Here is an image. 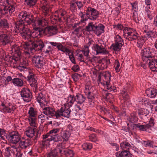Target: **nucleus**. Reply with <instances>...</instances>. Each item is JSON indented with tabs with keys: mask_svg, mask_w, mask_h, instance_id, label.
I'll use <instances>...</instances> for the list:
<instances>
[{
	"mask_svg": "<svg viewBox=\"0 0 157 157\" xmlns=\"http://www.w3.org/2000/svg\"><path fill=\"white\" fill-rule=\"evenodd\" d=\"M86 11L83 13L81 12L78 14V15L81 18L80 21L83 23L87 21L88 19L94 20L98 18L99 15V13L96 9L90 7L87 8Z\"/></svg>",
	"mask_w": 157,
	"mask_h": 157,
	"instance_id": "nucleus-5",
	"label": "nucleus"
},
{
	"mask_svg": "<svg viewBox=\"0 0 157 157\" xmlns=\"http://www.w3.org/2000/svg\"><path fill=\"white\" fill-rule=\"evenodd\" d=\"M36 2L34 0H25V4L27 6L31 7L35 5Z\"/></svg>",
	"mask_w": 157,
	"mask_h": 157,
	"instance_id": "nucleus-49",
	"label": "nucleus"
},
{
	"mask_svg": "<svg viewBox=\"0 0 157 157\" xmlns=\"http://www.w3.org/2000/svg\"><path fill=\"white\" fill-rule=\"evenodd\" d=\"M65 99L66 102L61 108H64L65 109H63L65 110H68V116H65V117L68 118L70 117L71 112L70 107L72 106L74 102H76L75 96L73 94H70Z\"/></svg>",
	"mask_w": 157,
	"mask_h": 157,
	"instance_id": "nucleus-11",
	"label": "nucleus"
},
{
	"mask_svg": "<svg viewBox=\"0 0 157 157\" xmlns=\"http://www.w3.org/2000/svg\"><path fill=\"white\" fill-rule=\"evenodd\" d=\"M75 96L76 102L78 104H82L85 101L86 98L83 95L80 94H76Z\"/></svg>",
	"mask_w": 157,
	"mask_h": 157,
	"instance_id": "nucleus-31",
	"label": "nucleus"
},
{
	"mask_svg": "<svg viewBox=\"0 0 157 157\" xmlns=\"http://www.w3.org/2000/svg\"><path fill=\"white\" fill-rule=\"evenodd\" d=\"M90 140L92 142H96L98 141V138L95 134H92L89 136Z\"/></svg>",
	"mask_w": 157,
	"mask_h": 157,
	"instance_id": "nucleus-54",
	"label": "nucleus"
},
{
	"mask_svg": "<svg viewBox=\"0 0 157 157\" xmlns=\"http://www.w3.org/2000/svg\"><path fill=\"white\" fill-rule=\"evenodd\" d=\"M32 61L34 65L37 68H41L46 65L45 59L40 56L34 57L32 59Z\"/></svg>",
	"mask_w": 157,
	"mask_h": 157,
	"instance_id": "nucleus-17",
	"label": "nucleus"
},
{
	"mask_svg": "<svg viewBox=\"0 0 157 157\" xmlns=\"http://www.w3.org/2000/svg\"><path fill=\"white\" fill-rule=\"evenodd\" d=\"M33 27H38L39 28L44 27L48 25L47 20L44 17H36L32 18V22L31 23Z\"/></svg>",
	"mask_w": 157,
	"mask_h": 157,
	"instance_id": "nucleus-13",
	"label": "nucleus"
},
{
	"mask_svg": "<svg viewBox=\"0 0 157 157\" xmlns=\"http://www.w3.org/2000/svg\"><path fill=\"white\" fill-rule=\"evenodd\" d=\"M146 15L147 17L148 18L151 20L153 18V16L152 15V13L150 10H146Z\"/></svg>",
	"mask_w": 157,
	"mask_h": 157,
	"instance_id": "nucleus-61",
	"label": "nucleus"
},
{
	"mask_svg": "<svg viewBox=\"0 0 157 157\" xmlns=\"http://www.w3.org/2000/svg\"><path fill=\"white\" fill-rule=\"evenodd\" d=\"M86 95L88 99H89V101L90 102V104L92 105V104L94 103V98L93 94L90 92L89 94V93Z\"/></svg>",
	"mask_w": 157,
	"mask_h": 157,
	"instance_id": "nucleus-50",
	"label": "nucleus"
},
{
	"mask_svg": "<svg viewBox=\"0 0 157 157\" xmlns=\"http://www.w3.org/2000/svg\"><path fill=\"white\" fill-rule=\"evenodd\" d=\"M144 64L148 65L151 70L153 71L157 72V58L154 56L144 62Z\"/></svg>",
	"mask_w": 157,
	"mask_h": 157,
	"instance_id": "nucleus-21",
	"label": "nucleus"
},
{
	"mask_svg": "<svg viewBox=\"0 0 157 157\" xmlns=\"http://www.w3.org/2000/svg\"><path fill=\"white\" fill-rule=\"evenodd\" d=\"M101 77L102 79H104L106 83H107L108 86H110V81L111 74L108 71H106L103 73Z\"/></svg>",
	"mask_w": 157,
	"mask_h": 157,
	"instance_id": "nucleus-29",
	"label": "nucleus"
},
{
	"mask_svg": "<svg viewBox=\"0 0 157 157\" xmlns=\"http://www.w3.org/2000/svg\"><path fill=\"white\" fill-rule=\"evenodd\" d=\"M96 26L93 24V22H90L88 25L86 26V29L88 32H90L94 31Z\"/></svg>",
	"mask_w": 157,
	"mask_h": 157,
	"instance_id": "nucleus-42",
	"label": "nucleus"
},
{
	"mask_svg": "<svg viewBox=\"0 0 157 157\" xmlns=\"http://www.w3.org/2000/svg\"><path fill=\"white\" fill-rule=\"evenodd\" d=\"M11 33L10 31H6L2 32V34H0V44L1 45L5 46L10 42Z\"/></svg>",
	"mask_w": 157,
	"mask_h": 157,
	"instance_id": "nucleus-16",
	"label": "nucleus"
},
{
	"mask_svg": "<svg viewBox=\"0 0 157 157\" xmlns=\"http://www.w3.org/2000/svg\"><path fill=\"white\" fill-rule=\"evenodd\" d=\"M85 2H82L81 1H77L75 2L79 10H81L83 8L84 6V4Z\"/></svg>",
	"mask_w": 157,
	"mask_h": 157,
	"instance_id": "nucleus-57",
	"label": "nucleus"
},
{
	"mask_svg": "<svg viewBox=\"0 0 157 157\" xmlns=\"http://www.w3.org/2000/svg\"><path fill=\"white\" fill-rule=\"evenodd\" d=\"M36 126L35 127H33L34 128H33L31 127H28L26 129L25 132V134L26 136L29 137H32L35 134L34 129Z\"/></svg>",
	"mask_w": 157,
	"mask_h": 157,
	"instance_id": "nucleus-35",
	"label": "nucleus"
},
{
	"mask_svg": "<svg viewBox=\"0 0 157 157\" xmlns=\"http://www.w3.org/2000/svg\"><path fill=\"white\" fill-rule=\"evenodd\" d=\"M136 40L137 47L139 48H141L145 42L144 40L143 37H140L139 36Z\"/></svg>",
	"mask_w": 157,
	"mask_h": 157,
	"instance_id": "nucleus-47",
	"label": "nucleus"
},
{
	"mask_svg": "<svg viewBox=\"0 0 157 157\" xmlns=\"http://www.w3.org/2000/svg\"><path fill=\"white\" fill-rule=\"evenodd\" d=\"M124 44V41L122 37L117 35L114 37V43L112 44L110 48L115 51H119Z\"/></svg>",
	"mask_w": 157,
	"mask_h": 157,
	"instance_id": "nucleus-12",
	"label": "nucleus"
},
{
	"mask_svg": "<svg viewBox=\"0 0 157 157\" xmlns=\"http://www.w3.org/2000/svg\"><path fill=\"white\" fill-rule=\"evenodd\" d=\"M18 18L19 19L15 24L16 28V32H19L21 31L27 27L26 23L28 25H30L32 22L33 15L29 12L25 11L20 12L18 15Z\"/></svg>",
	"mask_w": 157,
	"mask_h": 157,
	"instance_id": "nucleus-1",
	"label": "nucleus"
},
{
	"mask_svg": "<svg viewBox=\"0 0 157 157\" xmlns=\"http://www.w3.org/2000/svg\"><path fill=\"white\" fill-rule=\"evenodd\" d=\"M113 26L114 28L116 29L117 30H122L124 28V26L123 25L120 23L113 25Z\"/></svg>",
	"mask_w": 157,
	"mask_h": 157,
	"instance_id": "nucleus-60",
	"label": "nucleus"
},
{
	"mask_svg": "<svg viewBox=\"0 0 157 157\" xmlns=\"http://www.w3.org/2000/svg\"><path fill=\"white\" fill-rule=\"evenodd\" d=\"M114 67L115 70L116 72L118 73L120 72L121 68L120 66V63L117 60H115L114 63Z\"/></svg>",
	"mask_w": 157,
	"mask_h": 157,
	"instance_id": "nucleus-48",
	"label": "nucleus"
},
{
	"mask_svg": "<svg viewBox=\"0 0 157 157\" xmlns=\"http://www.w3.org/2000/svg\"><path fill=\"white\" fill-rule=\"evenodd\" d=\"M133 15L132 17L133 19L136 21L138 19V15L136 10H132Z\"/></svg>",
	"mask_w": 157,
	"mask_h": 157,
	"instance_id": "nucleus-62",
	"label": "nucleus"
},
{
	"mask_svg": "<svg viewBox=\"0 0 157 157\" xmlns=\"http://www.w3.org/2000/svg\"><path fill=\"white\" fill-rule=\"evenodd\" d=\"M9 28V24L5 19H2L0 21V28L2 29L7 30Z\"/></svg>",
	"mask_w": 157,
	"mask_h": 157,
	"instance_id": "nucleus-33",
	"label": "nucleus"
},
{
	"mask_svg": "<svg viewBox=\"0 0 157 157\" xmlns=\"http://www.w3.org/2000/svg\"><path fill=\"white\" fill-rule=\"evenodd\" d=\"M15 109L16 106L10 103L5 104L2 103L0 105V110L4 113H13Z\"/></svg>",
	"mask_w": 157,
	"mask_h": 157,
	"instance_id": "nucleus-20",
	"label": "nucleus"
},
{
	"mask_svg": "<svg viewBox=\"0 0 157 157\" xmlns=\"http://www.w3.org/2000/svg\"><path fill=\"white\" fill-rule=\"evenodd\" d=\"M150 128V126L148 125H140L139 130L142 131H146L147 129Z\"/></svg>",
	"mask_w": 157,
	"mask_h": 157,
	"instance_id": "nucleus-58",
	"label": "nucleus"
},
{
	"mask_svg": "<svg viewBox=\"0 0 157 157\" xmlns=\"http://www.w3.org/2000/svg\"><path fill=\"white\" fill-rule=\"evenodd\" d=\"M28 120L31 126L35 127L36 124V119L37 111L33 107L29 108L28 111Z\"/></svg>",
	"mask_w": 157,
	"mask_h": 157,
	"instance_id": "nucleus-14",
	"label": "nucleus"
},
{
	"mask_svg": "<svg viewBox=\"0 0 157 157\" xmlns=\"http://www.w3.org/2000/svg\"><path fill=\"white\" fill-rule=\"evenodd\" d=\"M57 48L59 50L65 53L66 55H69V54L71 53V51L69 49L66 47L65 46L63 45L60 43H59V44Z\"/></svg>",
	"mask_w": 157,
	"mask_h": 157,
	"instance_id": "nucleus-30",
	"label": "nucleus"
},
{
	"mask_svg": "<svg viewBox=\"0 0 157 157\" xmlns=\"http://www.w3.org/2000/svg\"><path fill=\"white\" fill-rule=\"evenodd\" d=\"M101 78L102 77L100 75L98 76V84L99 85L101 84V85L104 86L108 90L110 89L111 86H108V84H107V83H106L104 79H102Z\"/></svg>",
	"mask_w": 157,
	"mask_h": 157,
	"instance_id": "nucleus-37",
	"label": "nucleus"
},
{
	"mask_svg": "<svg viewBox=\"0 0 157 157\" xmlns=\"http://www.w3.org/2000/svg\"><path fill=\"white\" fill-rule=\"evenodd\" d=\"M121 94L124 100L127 101L129 99V95L124 91H122L121 92Z\"/></svg>",
	"mask_w": 157,
	"mask_h": 157,
	"instance_id": "nucleus-56",
	"label": "nucleus"
},
{
	"mask_svg": "<svg viewBox=\"0 0 157 157\" xmlns=\"http://www.w3.org/2000/svg\"><path fill=\"white\" fill-rule=\"evenodd\" d=\"M138 113L139 115H142L146 116L148 115L149 112L146 109H140L138 110Z\"/></svg>",
	"mask_w": 157,
	"mask_h": 157,
	"instance_id": "nucleus-45",
	"label": "nucleus"
},
{
	"mask_svg": "<svg viewBox=\"0 0 157 157\" xmlns=\"http://www.w3.org/2000/svg\"><path fill=\"white\" fill-rule=\"evenodd\" d=\"M48 33L50 36L56 34L58 32V29L56 26H49L47 29Z\"/></svg>",
	"mask_w": 157,
	"mask_h": 157,
	"instance_id": "nucleus-36",
	"label": "nucleus"
},
{
	"mask_svg": "<svg viewBox=\"0 0 157 157\" xmlns=\"http://www.w3.org/2000/svg\"><path fill=\"white\" fill-rule=\"evenodd\" d=\"M41 8L42 10H43V11L44 13V15L45 16H47L48 11V7L46 6H42Z\"/></svg>",
	"mask_w": 157,
	"mask_h": 157,
	"instance_id": "nucleus-63",
	"label": "nucleus"
},
{
	"mask_svg": "<svg viewBox=\"0 0 157 157\" xmlns=\"http://www.w3.org/2000/svg\"><path fill=\"white\" fill-rule=\"evenodd\" d=\"M66 147L65 143L64 142L59 143H58L55 149L56 151L60 154H63L66 148Z\"/></svg>",
	"mask_w": 157,
	"mask_h": 157,
	"instance_id": "nucleus-26",
	"label": "nucleus"
},
{
	"mask_svg": "<svg viewBox=\"0 0 157 157\" xmlns=\"http://www.w3.org/2000/svg\"><path fill=\"white\" fill-rule=\"evenodd\" d=\"M0 16L14 11L16 4L11 0H0Z\"/></svg>",
	"mask_w": 157,
	"mask_h": 157,
	"instance_id": "nucleus-6",
	"label": "nucleus"
},
{
	"mask_svg": "<svg viewBox=\"0 0 157 157\" xmlns=\"http://www.w3.org/2000/svg\"><path fill=\"white\" fill-rule=\"evenodd\" d=\"M82 147L84 150L88 151L92 148V145L90 143H86L83 144L82 145Z\"/></svg>",
	"mask_w": 157,
	"mask_h": 157,
	"instance_id": "nucleus-43",
	"label": "nucleus"
},
{
	"mask_svg": "<svg viewBox=\"0 0 157 157\" xmlns=\"http://www.w3.org/2000/svg\"><path fill=\"white\" fill-rule=\"evenodd\" d=\"M55 12L57 14L55 15V16L56 17L57 16L59 18H61L66 14L65 11L62 9L56 11Z\"/></svg>",
	"mask_w": 157,
	"mask_h": 157,
	"instance_id": "nucleus-46",
	"label": "nucleus"
},
{
	"mask_svg": "<svg viewBox=\"0 0 157 157\" xmlns=\"http://www.w3.org/2000/svg\"><path fill=\"white\" fill-rule=\"evenodd\" d=\"M36 99L41 107L46 105L48 101L46 92L44 90L40 92L37 94Z\"/></svg>",
	"mask_w": 157,
	"mask_h": 157,
	"instance_id": "nucleus-15",
	"label": "nucleus"
},
{
	"mask_svg": "<svg viewBox=\"0 0 157 157\" xmlns=\"http://www.w3.org/2000/svg\"><path fill=\"white\" fill-rule=\"evenodd\" d=\"M106 46L104 41L102 40H98L96 44L92 46V50L96 52V55H105L108 53V51L106 49Z\"/></svg>",
	"mask_w": 157,
	"mask_h": 157,
	"instance_id": "nucleus-10",
	"label": "nucleus"
},
{
	"mask_svg": "<svg viewBox=\"0 0 157 157\" xmlns=\"http://www.w3.org/2000/svg\"><path fill=\"white\" fill-rule=\"evenodd\" d=\"M64 108H61L55 111L54 108L51 106H47L43 109V112L47 115L51 116H56V118H58L61 116L65 117V116H68V111L63 109Z\"/></svg>",
	"mask_w": 157,
	"mask_h": 157,
	"instance_id": "nucleus-8",
	"label": "nucleus"
},
{
	"mask_svg": "<svg viewBox=\"0 0 157 157\" xmlns=\"http://www.w3.org/2000/svg\"><path fill=\"white\" fill-rule=\"evenodd\" d=\"M78 56V59L81 62H91L92 61V59L90 57H86V58H87V60L86 61V59H85L82 54H79Z\"/></svg>",
	"mask_w": 157,
	"mask_h": 157,
	"instance_id": "nucleus-40",
	"label": "nucleus"
},
{
	"mask_svg": "<svg viewBox=\"0 0 157 157\" xmlns=\"http://www.w3.org/2000/svg\"><path fill=\"white\" fill-rule=\"evenodd\" d=\"M38 119L40 121L41 123H43L45 121V119L44 118V114H41L38 116Z\"/></svg>",
	"mask_w": 157,
	"mask_h": 157,
	"instance_id": "nucleus-64",
	"label": "nucleus"
},
{
	"mask_svg": "<svg viewBox=\"0 0 157 157\" xmlns=\"http://www.w3.org/2000/svg\"><path fill=\"white\" fill-rule=\"evenodd\" d=\"M123 157H131L132 154L128 150H123Z\"/></svg>",
	"mask_w": 157,
	"mask_h": 157,
	"instance_id": "nucleus-59",
	"label": "nucleus"
},
{
	"mask_svg": "<svg viewBox=\"0 0 157 157\" xmlns=\"http://www.w3.org/2000/svg\"><path fill=\"white\" fill-rule=\"evenodd\" d=\"M74 154L73 150L67 149L63 154L65 155L66 157H73Z\"/></svg>",
	"mask_w": 157,
	"mask_h": 157,
	"instance_id": "nucleus-44",
	"label": "nucleus"
},
{
	"mask_svg": "<svg viewBox=\"0 0 157 157\" xmlns=\"http://www.w3.org/2000/svg\"><path fill=\"white\" fill-rule=\"evenodd\" d=\"M153 50V48L148 47L142 51V59L144 62L153 56L152 54Z\"/></svg>",
	"mask_w": 157,
	"mask_h": 157,
	"instance_id": "nucleus-22",
	"label": "nucleus"
},
{
	"mask_svg": "<svg viewBox=\"0 0 157 157\" xmlns=\"http://www.w3.org/2000/svg\"><path fill=\"white\" fill-rule=\"evenodd\" d=\"M130 4L132 7V10H136L138 9V2L135 1L133 2H130Z\"/></svg>",
	"mask_w": 157,
	"mask_h": 157,
	"instance_id": "nucleus-51",
	"label": "nucleus"
},
{
	"mask_svg": "<svg viewBox=\"0 0 157 157\" xmlns=\"http://www.w3.org/2000/svg\"><path fill=\"white\" fill-rule=\"evenodd\" d=\"M61 128H53L45 135H43L42 144L44 146L47 145L52 140L56 142L62 140L61 135L60 136L57 134L59 132Z\"/></svg>",
	"mask_w": 157,
	"mask_h": 157,
	"instance_id": "nucleus-4",
	"label": "nucleus"
},
{
	"mask_svg": "<svg viewBox=\"0 0 157 157\" xmlns=\"http://www.w3.org/2000/svg\"><path fill=\"white\" fill-rule=\"evenodd\" d=\"M105 26L101 24L96 26L94 30V33L97 36H99L104 32Z\"/></svg>",
	"mask_w": 157,
	"mask_h": 157,
	"instance_id": "nucleus-27",
	"label": "nucleus"
},
{
	"mask_svg": "<svg viewBox=\"0 0 157 157\" xmlns=\"http://www.w3.org/2000/svg\"><path fill=\"white\" fill-rule=\"evenodd\" d=\"M20 94L24 101L27 102L31 101L32 97V94L30 90L27 87L22 88L20 91Z\"/></svg>",
	"mask_w": 157,
	"mask_h": 157,
	"instance_id": "nucleus-18",
	"label": "nucleus"
},
{
	"mask_svg": "<svg viewBox=\"0 0 157 157\" xmlns=\"http://www.w3.org/2000/svg\"><path fill=\"white\" fill-rule=\"evenodd\" d=\"M72 131V127L71 125L69 124L67 126L66 130L64 131L62 133L61 132V137L64 141H67L70 136L71 132Z\"/></svg>",
	"mask_w": 157,
	"mask_h": 157,
	"instance_id": "nucleus-23",
	"label": "nucleus"
},
{
	"mask_svg": "<svg viewBox=\"0 0 157 157\" xmlns=\"http://www.w3.org/2000/svg\"><path fill=\"white\" fill-rule=\"evenodd\" d=\"M30 145V141L28 139L21 140L19 142V147L22 149L26 148Z\"/></svg>",
	"mask_w": 157,
	"mask_h": 157,
	"instance_id": "nucleus-28",
	"label": "nucleus"
},
{
	"mask_svg": "<svg viewBox=\"0 0 157 157\" xmlns=\"http://www.w3.org/2000/svg\"><path fill=\"white\" fill-rule=\"evenodd\" d=\"M13 144H16L21 140V136L17 132H13L8 134L7 139Z\"/></svg>",
	"mask_w": 157,
	"mask_h": 157,
	"instance_id": "nucleus-19",
	"label": "nucleus"
},
{
	"mask_svg": "<svg viewBox=\"0 0 157 157\" xmlns=\"http://www.w3.org/2000/svg\"><path fill=\"white\" fill-rule=\"evenodd\" d=\"M12 82L15 86L19 87H22L24 84L23 80L18 78H15L13 79Z\"/></svg>",
	"mask_w": 157,
	"mask_h": 157,
	"instance_id": "nucleus-32",
	"label": "nucleus"
},
{
	"mask_svg": "<svg viewBox=\"0 0 157 157\" xmlns=\"http://www.w3.org/2000/svg\"><path fill=\"white\" fill-rule=\"evenodd\" d=\"M147 96L151 98H154L157 94V90L154 88H150L145 91Z\"/></svg>",
	"mask_w": 157,
	"mask_h": 157,
	"instance_id": "nucleus-25",
	"label": "nucleus"
},
{
	"mask_svg": "<svg viewBox=\"0 0 157 157\" xmlns=\"http://www.w3.org/2000/svg\"><path fill=\"white\" fill-rule=\"evenodd\" d=\"M11 51L14 53L13 56L10 57V61L13 63H20V64L26 67L29 64V62L26 58H21V52L19 46L16 44H14L11 47Z\"/></svg>",
	"mask_w": 157,
	"mask_h": 157,
	"instance_id": "nucleus-3",
	"label": "nucleus"
},
{
	"mask_svg": "<svg viewBox=\"0 0 157 157\" xmlns=\"http://www.w3.org/2000/svg\"><path fill=\"white\" fill-rule=\"evenodd\" d=\"M8 134H6L5 130L4 129L0 128V137L1 139L5 141H6L7 137Z\"/></svg>",
	"mask_w": 157,
	"mask_h": 157,
	"instance_id": "nucleus-41",
	"label": "nucleus"
},
{
	"mask_svg": "<svg viewBox=\"0 0 157 157\" xmlns=\"http://www.w3.org/2000/svg\"><path fill=\"white\" fill-rule=\"evenodd\" d=\"M44 46L43 42L41 40H39L33 42L25 43L21 47L24 49V51L26 56L29 57L31 53H33L35 51L41 50Z\"/></svg>",
	"mask_w": 157,
	"mask_h": 157,
	"instance_id": "nucleus-2",
	"label": "nucleus"
},
{
	"mask_svg": "<svg viewBox=\"0 0 157 157\" xmlns=\"http://www.w3.org/2000/svg\"><path fill=\"white\" fill-rule=\"evenodd\" d=\"M82 52L83 53L85 56L88 57L89 53V47L86 45L85 46L82 50Z\"/></svg>",
	"mask_w": 157,
	"mask_h": 157,
	"instance_id": "nucleus-52",
	"label": "nucleus"
},
{
	"mask_svg": "<svg viewBox=\"0 0 157 157\" xmlns=\"http://www.w3.org/2000/svg\"><path fill=\"white\" fill-rule=\"evenodd\" d=\"M58 152L55 149L52 150L49 153L48 155V157H57V153Z\"/></svg>",
	"mask_w": 157,
	"mask_h": 157,
	"instance_id": "nucleus-53",
	"label": "nucleus"
},
{
	"mask_svg": "<svg viewBox=\"0 0 157 157\" xmlns=\"http://www.w3.org/2000/svg\"><path fill=\"white\" fill-rule=\"evenodd\" d=\"M138 141V143H140L145 147H150L151 144L154 143V141L151 140H142L141 141L139 140Z\"/></svg>",
	"mask_w": 157,
	"mask_h": 157,
	"instance_id": "nucleus-39",
	"label": "nucleus"
},
{
	"mask_svg": "<svg viewBox=\"0 0 157 157\" xmlns=\"http://www.w3.org/2000/svg\"><path fill=\"white\" fill-rule=\"evenodd\" d=\"M138 118L136 116V113L133 112L131 113L128 118V121L131 122H136L138 121Z\"/></svg>",
	"mask_w": 157,
	"mask_h": 157,
	"instance_id": "nucleus-38",
	"label": "nucleus"
},
{
	"mask_svg": "<svg viewBox=\"0 0 157 157\" xmlns=\"http://www.w3.org/2000/svg\"><path fill=\"white\" fill-rule=\"evenodd\" d=\"M28 81L29 82L30 86L34 87L35 89L37 88V80L34 78V74L33 73H29L27 77Z\"/></svg>",
	"mask_w": 157,
	"mask_h": 157,
	"instance_id": "nucleus-24",
	"label": "nucleus"
},
{
	"mask_svg": "<svg viewBox=\"0 0 157 157\" xmlns=\"http://www.w3.org/2000/svg\"><path fill=\"white\" fill-rule=\"evenodd\" d=\"M75 112L73 113V111L72 113H71V114L73 116H76L78 112L81 109V108L79 106L75 105Z\"/></svg>",
	"mask_w": 157,
	"mask_h": 157,
	"instance_id": "nucleus-55",
	"label": "nucleus"
},
{
	"mask_svg": "<svg viewBox=\"0 0 157 157\" xmlns=\"http://www.w3.org/2000/svg\"><path fill=\"white\" fill-rule=\"evenodd\" d=\"M123 33L124 37L130 41L136 40L139 36L135 29L127 27L124 28Z\"/></svg>",
	"mask_w": 157,
	"mask_h": 157,
	"instance_id": "nucleus-9",
	"label": "nucleus"
},
{
	"mask_svg": "<svg viewBox=\"0 0 157 157\" xmlns=\"http://www.w3.org/2000/svg\"><path fill=\"white\" fill-rule=\"evenodd\" d=\"M33 30L31 32L27 27L19 32L24 39H28L30 37L39 38L42 35V30L38 27H33Z\"/></svg>",
	"mask_w": 157,
	"mask_h": 157,
	"instance_id": "nucleus-7",
	"label": "nucleus"
},
{
	"mask_svg": "<svg viewBox=\"0 0 157 157\" xmlns=\"http://www.w3.org/2000/svg\"><path fill=\"white\" fill-rule=\"evenodd\" d=\"M120 147L121 149L123 150H129L132 147V146L131 144L126 141L121 142L120 144Z\"/></svg>",
	"mask_w": 157,
	"mask_h": 157,
	"instance_id": "nucleus-34",
	"label": "nucleus"
}]
</instances>
